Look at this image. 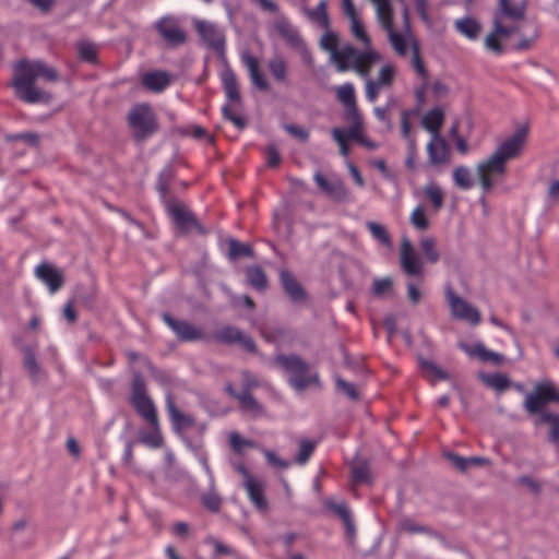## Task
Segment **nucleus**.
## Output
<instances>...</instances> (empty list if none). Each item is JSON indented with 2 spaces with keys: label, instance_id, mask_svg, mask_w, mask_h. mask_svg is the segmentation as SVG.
Segmentation results:
<instances>
[{
  "label": "nucleus",
  "instance_id": "1a4fd4ad",
  "mask_svg": "<svg viewBox=\"0 0 559 559\" xmlns=\"http://www.w3.org/2000/svg\"><path fill=\"white\" fill-rule=\"evenodd\" d=\"M445 298L453 319L468 322L472 325L480 323L481 316L479 310L460 297L450 286L445 289Z\"/></svg>",
  "mask_w": 559,
  "mask_h": 559
},
{
  "label": "nucleus",
  "instance_id": "58836bf2",
  "mask_svg": "<svg viewBox=\"0 0 559 559\" xmlns=\"http://www.w3.org/2000/svg\"><path fill=\"white\" fill-rule=\"evenodd\" d=\"M249 284L258 289L264 290L267 286V278L265 273L260 266H250L246 270Z\"/></svg>",
  "mask_w": 559,
  "mask_h": 559
},
{
  "label": "nucleus",
  "instance_id": "4c0bfd02",
  "mask_svg": "<svg viewBox=\"0 0 559 559\" xmlns=\"http://www.w3.org/2000/svg\"><path fill=\"white\" fill-rule=\"evenodd\" d=\"M467 354L469 356H476L481 361H491L495 365H500L503 361V356L495 353L492 350H489L485 347L483 344H476L473 349H466Z\"/></svg>",
  "mask_w": 559,
  "mask_h": 559
},
{
  "label": "nucleus",
  "instance_id": "423d86ee",
  "mask_svg": "<svg viewBox=\"0 0 559 559\" xmlns=\"http://www.w3.org/2000/svg\"><path fill=\"white\" fill-rule=\"evenodd\" d=\"M275 362L289 374V383L298 391L318 382L317 374H308L309 366L297 355H278Z\"/></svg>",
  "mask_w": 559,
  "mask_h": 559
},
{
  "label": "nucleus",
  "instance_id": "a18cd8bd",
  "mask_svg": "<svg viewBox=\"0 0 559 559\" xmlns=\"http://www.w3.org/2000/svg\"><path fill=\"white\" fill-rule=\"evenodd\" d=\"M453 180L459 188L464 190H467L473 186L471 170L462 165L454 168Z\"/></svg>",
  "mask_w": 559,
  "mask_h": 559
},
{
  "label": "nucleus",
  "instance_id": "5fc2aeb1",
  "mask_svg": "<svg viewBox=\"0 0 559 559\" xmlns=\"http://www.w3.org/2000/svg\"><path fill=\"white\" fill-rule=\"evenodd\" d=\"M316 442L310 440H301L299 442L296 462L300 465L306 464L316 449Z\"/></svg>",
  "mask_w": 559,
  "mask_h": 559
},
{
  "label": "nucleus",
  "instance_id": "de8ad7c7",
  "mask_svg": "<svg viewBox=\"0 0 559 559\" xmlns=\"http://www.w3.org/2000/svg\"><path fill=\"white\" fill-rule=\"evenodd\" d=\"M520 31L516 24H506V20L500 19V15L493 16V32L501 38H507L510 35Z\"/></svg>",
  "mask_w": 559,
  "mask_h": 559
},
{
  "label": "nucleus",
  "instance_id": "473e14b6",
  "mask_svg": "<svg viewBox=\"0 0 559 559\" xmlns=\"http://www.w3.org/2000/svg\"><path fill=\"white\" fill-rule=\"evenodd\" d=\"M237 401L240 404L241 409L251 414L254 417L264 415V407L252 396V394L243 390L240 395H237Z\"/></svg>",
  "mask_w": 559,
  "mask_h": 559
},
{
  "label": "nucleus",
  "instance_id": "a19ab883",
  "mask_svg": "<svg viewBox=\"0 0 559 559\" xmlns=\"http://www.w3.org/2000/svg\"><path fill=\"white\" fill-rule=\"evenodd\" d=\"M151 427L152 430L150 432H142L140 435V441L148 448L158 449L164 443V438L159 429V421H157V426Z\"/></svg>",
  "mask_w": 559,
  "mask_h": 559
},
{
  "label": "nucleus",
  "instance_id": "7c9ffc66",
  "mask_svg": "<svg viewBox=\"0 0 559 559\" xmlns=\"http://www.w3.org/2000/svg\"><path fill=\"white\" fill-rule=\"evenodd\" d=\"M308 19L318 27L328 29L330 27V19L328 15V2L321 0L313 9L305 10Z\"/></svg>",
  "mask_w": 559,
  "mask_h": 559
},
{
  "label": "nucleus",
  "instance_id": "f03ea898",
  "mask_svg": "<svg viewBox=\"0 0 559 559\" xmlns=\"http://www.w3.org/2000/svg\"><path fill=\"white\" fill-rule=\"evenodd\" d=\"M38 78L56 82L59 74L41 61H21L15 66L13 87L19 98L31 104L50 102L51 95L35 85Z\"/></svg>",
  "mask_w": 559,
  "mask_h": 559
},
{
  "label": "nucleus",
  "instance_id": "ea45409f",
  "mask_svg": "<svg viewBox=\"0 0 559 559\" xmlns=\"http://www.w3.org/2000/svg\"><path fill=\"white\" fill-rule=\"evenodd\" d=\"M240 104L231 103L226 104L223 107L224 117L233 122L238 129H243L247 124L245 117L241 115L239 110Z\"/></svg>",
  "mask_w": 559,
  "mask_h": 559
},
{
  "label": "nucleus",
  "instance_id": "f8f14e48",
  "mask_svg": "<svg viewBox=\"0 0 559 559\" xmlns=\"http://www.w3.org/2000/svg\"><path fill=\"white\" fill-rule=\"evenodd\" d=\"M400 264L408 276L424 277V261L415 251L411 240L403 237L400 247Z\"/></svg>",
  "mask_w": 559,
  "mask_h": 559
},
{
  "label": "nucleus",
  "instance_id": "cd10ccee",
  "mask_svg": "<svg viewBox=\"0 0 559 559\" xmlns=\"http://www.w3.org/2000/svg\"><path fill=\"white\" fill-rule=\"evenodd\" d=\"M444 122V112L440 107H435L423 117L421 124L431 136H441L440 130Z\"/></svg>",
  "mask_w": 559,
  "mask_h": 559
},
{
  "label": "nucleus",
  "instance_id": "79ce46f5",
  "mask_svg": "<svg viewBox=\"0 0 559 559\" xmlns=\"http://www.w3.org/2000/svg\"><path fill=\"white\" fill-rule=\"evenodd\" d=\"M481 380L485 384L492 388L498 392H502L510 386V379L503 373H491L481 376Z\"/></svg>",
  "mask_w": 559,
  "mask_h": 559
},
{
  "label": "nucleus",
  "instance_id": "f3484780",
  "mask_svg": "<svg viewBox=\"0 0 559 559\" xmlns=\"http://www.w3.org/2000/svg\"><path fill=\"white\" fill-rule=\"evenodd\" d=\"M274 28L288 46H290L293 49L300 52L301 55L310 57L307 46L304 39L301 38L299 32L295 26L290 24L288 20H278L274 24Z\"/></svg>",
  "mask_w": 559,
  "mask_h": 559
},
{
  "label": "nucleus",
  "instance_id": "72a5a7b5",
  "mask_svg": "<svg viewBox=\"0 0 559 559\" xmlns=\"http://www.w3.org/2000/svg\"><path fill=\"white\" fill-rule=\"evenodd\" d=\"M267 69L272 76L280 83L286 82L287 63L283 56L275 55L267 62Z\"/></svg>",
  "mask_w": 559,
  "mask_h": 559
},
{
  "label": "nucleus",
  "instance_id": "412c9836",
  "mask_svg": "<svg viewBox=\"0 0 559 559\" xmlns=\"http://www.w3.org/2000/svg\"><path fill=\"white\" fill-rule=\"evenodd\" d=\"M241 60L248 70L252 84L260 91H267L270 88V84L260 71L258 59L250 52L246 51L241 55Z\"/></svg>",
  "mask_w": 559,
  "mask_h": 559
},
{
  "label": "nucleus",
  "instance_id": "20e7f679",
  "mask_svg": "<svg viewBox=\"0 0 559 559\" xmlns=\"http://www.w3.org/2000/svg\"><path fill=\"white\" fill-rule=\"evenodd\" d=\"M380 60L381 55L373 47L358 50L353 45L345 44L341 46L340 52L334 53L332 63L338 72L353 70L361 78H368L372 66Z\"/></svg>",
  "mask_w": 559,
  "mask_h": 559
},
{
  "label": "nucleus",
  "instance_id": "338daca9",
  "mask_svg": "<svg viewBox=\"0 0 559 559\" xmlns=\"http://www.w3.org/2000/svg\"><path fill=\"white\" fill-rule=\"evenodd\" d=\"M262 453L264 454L266 462L273 467L286 469L289 466L287 461L281 459L275 452L271 450L263 449Z\"/></svg>",
  "mask_w": 559,
  "mask_h": 559
},
{
  "label": "nucleus",
  "instance_id": "9b49d317",
  "mask_svg": "<svg viewBox=\"0 0 559 559\" xmlns=\"http://www.w3.org/2000/svg\"><path fill=\"white\" fill-rule=\"evenodd\" d=\"M195 29L204 44L225 60L226 38L223 28L209 21H197Z\"/></svg>",
  "mask_w": 559,
  "mask_h": 559
},
{
  "label": "nucleus",
  "instance_id": "0eeeda50",
  "mask_svg": "<svg viewBox=\"0 0 559 559\" xmlns=\"http://www.w3.org/2000/svg\"><path fill=\"white\" fill-rule=\"evenodd\" d=\"M549 402H559V391L550 380L537 382L534 390L526 394L524 408L530 415L543 414V408Z\"/></svg>",
  "mask_w": 559,
  "mask_h": 559
},
{
  "label": "nucleus",
  "instance_id": "dca6fc26",
  "mask_svg": "<svg viewBox=\"0 0 559 559\" xmlns=\"http://www.w3.org/2000/svg\"><path fill=\"white\" fill-rule=\"evenodd\" d=\"M163 319L182 342H195L204 340L205 337V334L200 328L189 323L188 321L175 320L168 313H164Z\"/></svg>",
  "mask_w": 559,
  "mask_h": 559
},
{
  "label": "nucleus",
  "instance_id": "a878e982",
  "mask_svg": "<svg viewBox=\"0 0 559 559\" xmlns=\"http://www.w3.org/2000/svg\"><path fill=\"white\" fill-rule=\"evenodd\" d=\"M221 80L228 100L231 103L240 104V93L236 74L228 64H226L222 71Z\"/></svg>",
  "mask_w": 559,
  "mask_h": 559
},
{
  "label": "nucleus",
  "instance_id": "9d476101",
  "mask_svg": "<svg viewBox=\"0 0 559 559\" xmlns=\"http://www.w3.org/2000/svg\"><path fill=\"white\" fill-rule=\"evenodd\" d=\"M166 210L177 227L183 233L189 234L197 231L199 234H205L204 228L198 222L193 213L188 209L186 204L178 200L168 201L166 203Z\"/></svg>",
  "mask_w": 559,
  "mask_h": 559
},
{
  "label": "nucleus",
  "instance_id": "0e129e2a",
  "mask_svg": "<svg viewBox=\"0 0 559 559\" xmlns=\"http://www.w3.org/2000/svg\"><path fill=\"white\" fill-rule=\"evenodd\" d=\"M416 159H417V144L415 139H409V143H407V155L405 159V165L407 169L414 171L416 169Z\"/></svg>",
  "mask_w": 559,
  "mask_h": 559
},
{
  "label": "nucleus",
  "instance_id": "774afa93",
  "mask_svg": "<svg viewBox=\"0 0 559 559\" xmlns=\"http://www.w3.org/2000/svg\"><path fill=\"white\" fill-rule=\"evenodd\" d=\"M202 502L206 509L216 512L221 508L222 500L216 493H207L202 497Z\"/></svg>",
  "mask_w": 559,
  "mask_h": 559
},
{
  "label": "nucleus",
  "instance_id": "09e8293b",
  "mask_svg": "<svg viewBox=\"0 0 559 559\" xmlns=\"http://www.w3.org/2000/svg\"><path fill=\"white\" fill-rule=\"evenodd\" d=\"M228 440L233 451L238 454H242L246 448H257L255 442L242 438L237 431H231L229 433Z\"/></svg>",
  "mask_w": 559,
  "mask_h": 559
},
{
  "label": "nucleus",
  "instance_id": "3c124183",
  "mask_svg": "<svg viewBox=\"0 0 559 559\" xmlns=\"http://www.w3.org/2000/svg\"><path fill=\"white\" fill-rule=\"evenodd\" d=\"M420 368L427 378L431 380H445L448 373L430 360H420Z\"/></svg>",
  "mask_w": 559,
  "mask_h": 559
},
{
  "label": "nucleus",
  "instance_id": "e433bc0d",
  "mask_svg": "<svg viewBox=\"0 0 559 559\" xmlns=\"http://www.w3.org/2000/svg\"><path fill=\"white\" fill-rule=\"evenodd\" d=\"M320 47L330 53V61H333L335 52H340V37L337 33L325 29L324 34L320 38Z\"/></svg>",
  "mask_w": 559,
  "mask_h": 559
},
{
  "label": "nucleus",
  "instance_id": "bb28decb",
  "mask_svg": "<svg viewBox=\"0 0 559 559\" xmlns=\"http://www.w3.org/2000/svg\"><path fill=\"white\" fill-rule=\"evenodd\" d=\"M454 28L469 40H476L483 29L481 24L472 16H464L454 21Z\"/></svg>",
  "mask_w": 559,
  "mask_h": 559
},
{
  "label": "nucleus",
  "instance_id": "37998d69",
  "mask_svg": "<svg viewBox=\"0 0 559 559\" xmlns=\"http://www.w3.org/2000/svg\"><path fill=\"white\" fill-rule=\"evenodd\" d=\"M353 480L356 484H368L370 483V469L367 462L357 460L354 462L352 467Z\"/></svg>",
  "mask_w": 559,
  "mask_h": 559
},
{
  "label": "nucleus",
  "instance_id": "b1692460",
  "mask_svg": "<svg viewBox=\"0 0 559 559\" xmlns=\"http://www.w3.org/2000/svg\"><path fill=\"white\" fill-rule=\"evenodd\" d=\"M526 3L512 4L510 0H499V7L495 15H500L502 20H511L516 23L525 17Z\"/></svg>",
  "mask_w": 559,
  "mask_h": 559
},
{
  "label": "nucleus",
  "instance_id": "aec40b11",
  "mask_svg": "<svg viewBox=\"0 0 559 559\" xmlns=\"http://www.w3.org/2000/svg\"><path fill=\"white\" fill-rule=\"evenodd\" d=\"M166 408L176 431L181 432L182 430L194 426V418L191 415L185 414L177 408L174 397L170 393L166 396Z\"/></svg>",
  "mask_w": 559,
  "mask_h": 559
},
{
  "label": "nucleus",
  "instance_id": "ddd939ff",
  "mask_svg": "<svg viewBox=\"0 0 559 559\" xmlns=\"http://www.w3.org/2000/svg\"><path fill=\"white\" fill-rule=\"evenodd\" d=\"M155 29L170 46H180L186 43L187 34L180 26L177 17L166 15L155 23Z\"/></svg>",
  "mask_w": 559,
  "mask_h": 559
},
{
  "label": "nucleus",
  "instance_id": "052dcab7",
  "mask_svg": "<svg viewBox=\"0 0 559 559\" xmlns=\"http://www.w3.org/2000/svg\"><path fill=\"white\" fill-rule=\"evenodd\" d=\"M393 287V281L390 277L376 278L372 283V294L377 297H382L389 293Z\"/></svg>",
  "mask_w": 559,
  "mask_h": 559
},
{
  "label": "nucleus",
  "instance_id": "f257e3e1",
  "mask_svg": "<svg viewBox=\"0 0 559 559\" xmlns=\"http://www.w3.org/2000/svg\"><path fill=\"white\" fill-rule=\"evenodd\" d=\"M525 143L526 131L519 130L502 141L487 158L477 164L476 174L485 192L503 180L507 175L508 162L521 156Z\"/></svg>",
  "mask_w": 559,
  "mask_h": 559
},
{
  "label": "nucleus",
  "instance_id": "f704fd0d",
  "mask_svg": "<svg viewBox=\"0 0 559 559\" xmlns=\"http://www.w3.org/2000/svg\"><path fill=\"white\" fill-rule=\"evenodd\" d=\"M423 191L436 211H439L443 206L444 192L438 183L430 181L424 187Z\"/></svg>",
  "mask_w": 559,
  "mask_h": 559
},
{
  "label": "nucleus",
  "instance_id": "c756f323",
  "mask_svg": "<svg viewBox=\"0 0 559 559\" xmlns=\"http://www.w3.org/2000/svg\"><path fill=\"white\" fill-rule=\"evenodd\" d=\"M169 83L170 76L164 71L147 72L142 76L143 86L153 92L164 91Z\"/></svg>",
  "mask_w": 559,
  "mask_h": 559
},
{
  "label": "nucleus",
  "instance_id": "680f3d73",
  "mask_svg": "<svg viewBox=\"0 0 559 559\" xmlns=\"http://www.w3.org/2000/svg\"><path fill=\"white\" fill-rule=\"evenodd\" d=\"M337 390L350 400H358V392L353 383L346 382L340 376L335 377Z\"/></svg>",
  "mask_w": 559,
  "mask_h": 559
},
{
  "label": "nucleus",
  "instance_id": "2eb2a0df",
  "mask_svg": "<svg viewBox=\"0 0 559 559\" xmlns=\"http://www.w3.org/2000/svg\"><path fill=\"white\" fill-rule=\"evenodd\" d=\"M213 337L222 344H239L246 352L255 353L257 346L253 340L235 326H223L215 331Z\"/></svg>",
  "mask_w": 559,
  "mask_h": 559
},
{
  "label": "nucleus",
  "instance_id": "6e6552de",
  "mask_svg": "<svg viewBox=\"0 0 559 559\" xmlns=\"http://www.w3.org/2000/svg\"><path fill=\"white\" fill-rule=\"evenodd\" d=\"M397 74V67L392 62L383 63L377 72L376 78L370 74L366 79L365 94L370 103H374L382 92L391 90Z\"/></svg>",
  "mask_w": 559,
  "mask_h": 559
},
{
  "label": "nucleus",
  "instance_id": "39448f33",
  "mask_svg": "<svg viewBox=\"0 0 559 559\" xmlns=\"http://www.w3.org/2000/svg\"><path fill=\"white\" fill-rule=\"evenodd\" d=\"M128 124L136 141H144L158 129L155 112L148 104H136L128 112Z\"/></svg>",
  "mask_w": 559,
  "mask_h": 559
},
{
  "label": "nucleus",
  "instance_id": "4be33fe9",
  "mask_svg": "<svg viewBox=\"0 0 559 559\" xmlns=\"http://www.w3.org/2000/svg\"><path fill=\"white\" fill-rule=\"evenodd\" d=\"M132 404L138 414L151 426H157L158 417L155 405L148 395L131 397Z\"/></svg>",
  "mask_w": 559,
  "mask_h": 559
},
{
  "label": "nucleus",
  "instance_id": "5701e85b",
  "mask_svg": "<svg viewBox=\"0 0 559 559\" xmlns=\"http://www.w3.org/2000/svg\"><path fill=\"white\" fill-rule=\"evenodd\" d=\"M243 487L249 496L251 503L259 511H266L267 500L264 495V483L254 477L252 480L245 484Z\"/></svg>",
  "mask_w": 559,
  "mask_h": 559
},
{
  "label": "nucleus",
  "instance_id": "7ed1b4c3",
  "mask_svg": "<svg viewBox=\"0 0 559 559\" xmlns=\"http://www.w3.org/2000/svg\"><path fill=\"white\" fill-rule=\"evenodd\" d=\"M404 31L397 32L393 25V15L380 21L379 23L388 34V40L396 53L401 58H405L411 52V66L418 78L426 85L429 79V72L426 69L420 57V47L417 38L411 29L409 9L404 7Z\"/></svg>",
  "mask_w": 559,
  "mask_h": 559
},
{
  "label": "nucleus",
  "instance_id": "a211bd4d",
  "mask_svg": "<svg viewBox=\"0 0 559 559\" xmlns=\"http://www.w3.org/2000/svg\"><path fill=\"white\" fill-rule=\"evenodd\" d=\"M426 150L428 162L432 166L447 165L451 160L449 145L442 136H431Z\"/></svg>",
  "mask_w": 559,
  "mask_h": 559
},
{
  "label": "nucleus",
  "instance_id": "2f4dec72",
  "mask_svg": "<svg viewBox=\"0 0 559 559\" xmlns=\"http://www.w3.org/2000/svg\"><path fill=\"white\" fill-rule=\"evenodd\" d=\"M346 119L350 122V127L345 130V139L347 140H356L359 143H366V139L364 138V121L360 112H355L352 115L345 116Z\"/></svg>",
  "mask_w": 559,
  "mask_h": 559
},
{
  "label": "nucleus",
  "instance_id": "bf43d9fd",
  "mask_svg": "<svg viewBox=\"0 0 559 559\" xmlns=\"http://www.w3.org/2000/svg\"><path fill=\"white\" fill-rule=\"evenodd\" d=\"M376 5L378 22L393 15L390 0H370Z\"/></svg>",
  "mask_w": 559,
  "mask_h": 559
},
{
  "label": "nucleus",
  "instance_id": "864d4df0",
  "mask_svg": "<svg viewBox=\"0 0 559 559\" xmlns=\"http://www.w3.org/2000/svg\"><path fill=\"white\" fill-rule=\"evenodd\" d=\"M420 248L430 263H436L439 260V252L436 248V241L431 237L423 238L420 241Z\"/></svg>",
  "mask_w": 559,
  "mask_h": 559
},
{
  "label": "nucleus",
  "instance_id": "8fccbe9b",
  "mask_svg": "<svg viewBox=\"0 0 559 559\" xmlns=\"http://www.w3.org/2000/svg\"><path fill=\"white\" fill-rule=\"evenodd\" d=\"M367 228L376 240H378L379 242L386 247H391L392 242L390 235L383 225L374 222H368Z\"/></svg>",
  "mask_w": 559,
  "mask_h": 559
},
{
  "label": "nucleus",
  "instance_id": "603ef678",
  "mask_svg": "<svg viewBox=\"0 0 559 559\" xmlns=\"http://www.w3.org/2000/svg\"><path fill=\"white\" fill-rule=\"evenodd\" d=\"M540 423L548 424L550 426L549 441L559 439V415L550 412H544L539 418Z\"/></svg>",
  "mask_w": 559,
  "mask_h": 559
},
{
  "label": "nucleus",
  "instance_id": "c03bdc74",
  "mask_svg": "<svg viewBox=\"0 0 559 559\" xmlns=\"http://www.w3.org/2000/svg\"><path fill=\"white\" fill-rule=\"evenodd\" d=\"M76 48H78L79 56L82 60L90 62V63L96 62L98 51H97L96 46L93 43L82 40L76 44Z\"/></svg>",
  "mask_w": 559,
  "mask_h": 559
},
{
  "label": "nucleus",
  "instance_id": "6ab92c4d",
  "mask_svg": "<svg viewBox=\"0 0 559 559\" xmlns=\"http://www.w3.org/2000/svg\"><path fill=\"white\" fill-rule=\"evenodd\" d=\"M35 275L48 286L52 294L56 293L63 284L62 273L49 263H41L37 265Z\"/></svg>",
  "mask_w": 559,
  "mask_h": 559
},
{
  "label": "nucleus",
  "instance_id": "4d7b16f0",
  "mask_svg": "<svg viewBox=\"0 0 559 559\" xmlns=\"http://www.w3.org/2000/svg\"><path fill=\"white\" fill-rule=\"evenodd\" d=\"M409 221L416 229L426 230L429 227L425 211L420 205L413 210Z\"/></svg>",
  "mask_w": 559,
  "mask_h": 559
},
{
  "label": "nucleus",
  "instance_id": "49530a36",
  "mask_svg": "<svg viewBox=\"0 0 559 559\" xmlns=\"http://www.w3.org/2000/svg\"><path fill=\"white\" fill-rule=\"evenodd\" d=\"M228 255L230 259L239 257H253V250L250 246L242 243L236 239L228 241Z\"/></svg>",
  "mask_w": 559,
  "mask_h": 559
},
{
  "label": "nucleus",
  "instance_id": "13d9d810",
  "mask_svg": "<svg viewBox=\"0 0 559 559\" xmlns=\"http://www.w3.org/2000/svg\"><path fill=\"white\" fill-rule=\"evenodd\" d=\"M400 530L408 534H430V528L416 523L411 519H404L400 523Z\"/></svg>",
  "mask_w": 559,
  "mask_h": 559
},
{
  "label": "nucleus",
  "instance_id": "c9c22d12",
  "mask_svg": "<svg viewBox=\"0 0 559 559\" xmlns=\"http://www.w3.org/2000/svg\"><path fill=\"white\" fill-rule=\"evenodd\" d=\"M350 25V34L352 36L360 43L365 48L372 47L371 38L369 37L364 23L360 17L357 16L355 19L349 20Z\"/></svg>",
  "mask_w": 559,
  "mask_h": 559
},
{
  "label": "nucleus",
  "instance_id": "393cba45",
  "mask_svg": "<svg viewBox=\"0 0 559 559\" xmlns=\"http://www.w3.org/2000/svg\"><path fill=\"white\" fill-rule=\"evenodd\" d=\"M336 98L345 107V116L359 112L354 84L345 83L336 88Z\"/></svg>",
  "mask_w": 559,
  "mask_h": 559
},
{
  "label": "nucleus",
  "instance_id": "4468645a",
  "mask_svg": "<svg viewBox=\"0 0 559 559\" xmlns=\"http://www.w3.org/2000/svg\"><path fill=\"white\" fill-rule=\"evenodd\" d=\"M313 179L319 189L331 200L336 202H344L347 200V190L338 177H328L318 171L314 174Z\"/></svg>",
  "mask_w": 559,
  "mask_h": 559
},
{
  "label": "nucleus",
  "instance_id": "69168bd1",
  "mask_svg": "<svg viewBox=\"0 0 559 559\" xmlns=\"http://www.w3.org/2000/svg\"><path fill=\"white\" fill-rule=\"evenodd\" d=\"M332 138L338 144L340 152L343 156L347 157L349 154V150L347 146V139H345V130L340 128H334L332 130Z\"/></svg>",
  "mask_w": 559,
  "mask_h": 559
},
{
  "label": "nucleus",
  "instance_id": "e2e57ef3",
  "mask_svg": "<svg viewBox=\"0 0 559 559\" xmlns=\"http://www.w3.org/2000/svg\"><path fill=\"white\" fill-rule=\"evenodd\" d=\"M501 38L493 32V29L486 36L485 38V47L497 53V55H501L503 52V47L500 43Z\"/></svg>",
  "mask_w": 559,
  "mask_h": 559
},
{
  "label": "nucleus",
  "instance_id": "c85d7f7f",
  "mask_svg": "<svg viewBox=\"0 0 559 559\" xmlns=\"http://www.w3.org/2000/svg\"><path fill=\"white\" fill-rule=\"evenodd\" d=\"M280 278L286 294L293 301H300L305 299L306 293L304 288L290 272L282 270Z\"/></svg>",
  "mask_w": 559,
  "mask_h": 559
},
{
  "label": "nucleus",
  "instance_id": "6e6d98bb",
  "mask_svg": "<svg viewBox=\"0 0 559 559\" xmlns=\"http://www.w3.org/2000/svg\"><path fill=\"white\" fill-rule=\"evenodd\" d=\"M23 364L29 376L36 379L39 374L40 368L37 364L36 356L31 348H25L23 350Z\"/></svg>",
  "mask_w": 559,
  "mask_h": 559
}]
</instances>
